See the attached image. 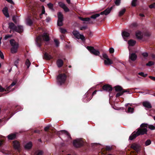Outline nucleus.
Instances as JSON below:
<instances>
[{"mask_svg":"<svg viewBox=\"0 0 155 155\" xmlns=\"http://www.w3.org/2000/svg\"><path fill=\"white\" fill-rule=\"evenodd\" d=\"M50 40L49 35L46 33H44L41 35H39L37 37L36 40V44L37 46L40 47L43 42V40L48 41Z\"/></svg>","mask_w":155,"mask_h":155,"instance_id":"obj_1","label":"nucleus"},{"mask_svg":"<svg viewBox=\"0 0 155 155\" xmlns=\"http://www.w3.org/2000/svg\"><path fill=\"white\" fill-rule=\"evenodd\" d=\"M10 43L12 47L11 49V52L12 54L16 53L18 51L19 48V45L18 43L16 42L14 39H11L10 41Z\"/></svg>","mask_w":155,"mask_h":155,"instance_id":"obj_2","label":"nucleus"},{"mask_svg":"<svg viewBox=\"0 0 155 155\" xmlns=\"http://www.w3.org/2000/svg\"><path fill=\"white\" fill-rule=\"evenodd\" d=\"M8 25L10 29L17 32L21 33L23 31V27L22 26L18 25L16 26L12 22L9 23Z\"/></svg>","mask_w":155,"mask_h":155,"instance_id":"obj_3","label":"nucleus"},{"mask_svg":"<svg viewBox=\"0 0 155 155\" xmlns=\"http://www.w3.org/2000/svg\"><path fill=\"white\" fill-rule=\"evenodd\" d=\"M66 78L67 75L65 74H59L57 78L58 84L60 85L64 84L65 82Z\"/></svg>","mask_w":155,"mask_h":155,"instance_id":"obj_4","label":"nucleus"},{"mask_svg":"<svg viewBox=\"0 0 155 155\" xmlns=\"http://www.w3.org/2000/svg\"><path fill=\"white\" fill-rule=\"evenodd\" d=\"M84 140L81 139H78L73 141V145L76 148H80L82 147L84 143Z\"/></svg>","mask_w":155,"mask_h":155,"instance_id":"obj_5","label":"nucleus"},{"mask_svg":"<svg viewBox=\"0 0 155 155\" xmlns=\"http://www.w3.org/2000/svg\"><path fill=\"white\" fill-rule=\"evenodd\" d=\"M136 132L137 136L140 135H143L144 134H147V130L146 128H138L136 130Z\"/></svg>","mask_w":155,"mask_h":155,"instance_id":"obj_6","label":"nucleus"},{"mask_svg":"<svg viewBox=\"0 0 155 155\" xmlns=\"http://www.w3.org/2000/svg\"><path fill=\"white\" fill-rule=\"evenodd\" d=\"M72 34L74 36L78 39H81L83 41H85L84 36L83 35L80 34L79 32L77 31H74Z\"/></svg>","mask_w":155,"mask_h":155,"instance_id":"obj_7","label":"nucleus"},{"mask_svg":"<svg viewBox=\"0 0 155 155\" xmlns=\"http://www.w3.org/2000/svg\"><path fill=\"white\" fill-rule=\"evenodd\" d=\"M58 20L57 25L58 26H61L63 25V16L61 12H58Z\"/></svg>","mask_w":155,"mask_h":155,"instance_id":"obj_8","label":"nucleus"},{"mask_svg":"<svg viewBox=\"0 0 155 155\" xmlns=\"http://www.w3.org/2000/svg\"><path fill=\"white\" fill-rule=\"evenodd\" d=\"M114 6V5L112 6L110 8H107L104 11L101 12L100 13H97V17H99L100 15H107L111 11Z\"/></svg>","mask_w":155,"mask_h":155,"instance_id":"obj_9","label":"nucleus"},{"mask_svg":"<svg viewBox=\"0 0 155 155\" xmlns=\"http://www.w3.org/2000/svg\"><path fill=\"white\" fill-rule=\"evenodd\" d=\"M50 125H48L45 127L44 128L45 131L47 132L49 136L51 137L53 135V133L55 132V129H51L50 128Z\"/></svg>","mask_w":155,"mask_h":155,"instance_id":"obj_10","label":"nucleus"},{"mask_svg":"<svg viewBox=\"0 0 155 155\" xmlns=\"http://www.w3.org/2000/svg\"><path fill=\"white\" fill-rule=\"evenodd\" d=\"M140 144L136 143H133L131 146V147L136 151L137 153L140 150Z\"/></svg>","mask_w":155,"mask_h":155,"instance_id":"obj_11","label":"nucleus"},{"mask_svg":"<svg viewBox=\"0 0 155 155\" xmlns=\"http://www.w3.org/2000/svg\"><path fill=\"white\" fill-rule=\"evenodd\" d=\"M102 88L104 91H108L109 93H111L113 89L112 86L109 84H105L104 85Z\"/></svg>","mask_w":155,"mask_h":155,"instance_id":"obj_12","label":"nucleus"},{"mask_svg":"<svg viewBox=\"0 0 155 155\" xmlns=\"http://www.w3.org/2000/svg\"><path fill=\"white\" fill-rule=\"evenodd\" d=\"M87 48L91 54L97 56V50L95 49L93 47L87 46Z\"/></svg>","mask_w":155,"mask_h":155,"instance_id":"obj_13","label":"nucleus"},{"mask_svg":"<svg viewBox=\"0 0 155 155\" xmlns=\"http://www.w3.org/2000/svg\"><path fill=\"white\" fill-rule=\"evenodd\" d=\"M35 21L34 18L29 17L26 19L27 24L29 26H31Z\"/></svg>","mask_w":155,"mask_h":155,"instance_id":"obj_14","label":"nucleus"},{"mask_svg":"<svg viewBox=\"0 0 155 155\" xmlns=\"http://www.w3.org/2000/svg\"><path fill=\"white\" fill-rule=\"evenodd\" d=\"M13 146L14 148L18 151L20 149V144L19 143L17 140L13 142Z\"/></svg>","mask_w":155,"mask_h":155,"instance_id":"obj_15","label":"nucleus"},{"mask_svg":"<svg viewBox=\"0 0 155 155\" xmlns=\"http://www.w3.org/2000/svg\"><path fill=\"white\" fill-rule=\"evenodd\" d=\"M136 36L138 39L140 40L143 38V34L141 31H137L136 32Z\"/></svg>","mask_w":155,"mask_h":155,"instance_id":"obj_16","label":"nucleus"},{"mask_svg":"<svg viewBox=\"0 0 155 155\" xmlns=\"http://www.w3.org/2000/svg\"><path fill=\"white\" fill-rule=\"evenodd\" d=\"M16 133H12L8 135L7 136V137L9 140H13L16 138Z\"/></svg>","mask_w":155,"mask_h":155,"instance_id":"obj_17","label":"nucleus"},{"mask_svg":"<svg viewBox=\"0 0 155 155\" xmlns=\"http://www.w3.org/2000/svg\"><path fill=\"white\" fill-rule=\"evenodd\" d=\"M137 55L134 53H132L129 56V59L132 61H135L137 58Z\"/></svg>","mask_w":155,"mask_h":155,"instance_id":"obj_18","label":"nucleus"},{"mask_svg":"<svg viewBox=\"0 0 155 155\" xmlns=\"http://www.w3.org/2000/svg\"><path fill=\"white\" fill-rule=\"evenodd\" d=\"M143 105L145 107L148 108H151L152 106L150 103L148 101H145L143 103Z\"/></svg>","mask_w":155,"mask_h":155,"instance_id":"obj_19","label":"nucleus"},{"mask_svg":"<svg viewBox=\"0 0 155 155\" xmlns=\"http://www.w3.org/2000/svg\"><path fill=\"white\" fill-rule=\"evenodd\" d=\"M32 146V144L31 142H29L27 143L24 146V148L26 150L31 149Z\"/></svg>","mask_w":155,"mask_h":155,"instance_id":"obj_20","label":"nucleus"},{"mask_svg":"<svg viewBox=\"0 0 155 155\" xmlns=\"http://www.w3.org/2000/svg\"><path fill=\"white\" fill-rule=\"evenodd\" d=\"M137 137V134L136 132V131H134L130 136L129 137V140H133Z\"/></svg>","mask_w":155,"mask_h":155,"instance_id":"obj_21","label":"nucleus"},{"mask_svg":"<svg viewBox=\"0 0 155 155\" xmlns=\"http://www.w3.org/2000/svg\"><path fill=\"white\" fill-rule=\"evenodd\" d=\"M79 18L81 21L87 22V23H91L92 22V21H91V19L90 18H83L81 17H79Z\"/></svg>","mask_w":155,"mask_h":155,"instance_id":"obj_22","label":"nucleus"},{"mask_svg":"<svg viewBox=\"0 0 155 155\" xmlns=\"http://www.w3.org/2000/svg\"><path fill=\"white\" fill-rule=\"evenodd\" d=\"M57 64L58 68L61 67L64 64L63 61L61 59H58L57 61Z\"/></svg>","mask_w":155,"mask_h":155,"instance_id":"obj_23","label":"nucleus"},{"mask_svg":"<svg viewBox=\"0 0 155 155\" xmlns=\"http://www.w3.org/2000/svg\"><path fill=\"white\" fill-rule=\"evenodd\" d=\"M111 147L109 146H106L105 148H102L101 149V151L103 152V153H106L107 151L110 150H111Z\"/></svg>","mask_w":155,"mask_h":155,"instance_id":"obj_24","label":"nucleus"},{"mask_svg":"<svg viewBox=\"0 0 155 155\" xmlns=\"http://www.w3.org/2000/svg\"><path fill=\"white\" fill-rule=\"evenodd\" d=\"M2 12L4 15L6 17H9L7 8L5 7L2 10Z\"/></svg>","mask_w":155,"mask_h":155,"instance_id":"obj_25","label":"nucleus"},{"mask_svg":"<svg viewBox=\"0 0 155 155\" xmlns=\"http://www.w3.org/2000/svg\"><path fill=\"white\" fill-rule=\"evenodd\" d=\"M104 64L106 65H109L113 64V62L108 58L104 60Z\"/></svg>","mask_w":155,"mask_h":155,"instance_id":"obj_26","label":"nucleus"},{"mask_svg":"<svg viewBox=\"0 0 155 155\" xmlns=\"http://www.w3.org/2000/svg\"><path fill=\"white\" fill-rule=\"evenodd\" d=\"M59 133H61V134H64L67 135L68 136V137L70 139H71V135L70 134L67 132V131L65 130H61L59 132H58Z\"/></svg>","mask_w":155,"mask_h":155,"instance_id":"obj_27","label":"nucleus"},{"mask_svg":"<svg viewBox=\"0 0 155 155\" xmlns=\"http://www.w3.org/2000/svg\"><path fill=\"white\" fill-rule=\"evenodd\" d=\"M137 89V88H132L130 89H126V90L123 89L122 92H123V94H124V93L125 92H128L129 94H130V93H132V92L131 91L130 92V90H131L132 89L135 90Z\"/></svg>","mask_w":155,"mask_h":155,"instance_id":"obj_28","label":"nucleus"},{"mask_svg":"<svg viewBox=\"0 0 155 155\" xmlns=\"http://www.w3.org/2000/svg\"><path fill=\"white\" fill-rule=\"evenodd\" d=\"M122 35L123 38L124 37L127 38L130 36V34L126 31H124L122 33Z\"/></svg>","mask_w":155,"mask_h":155,"instance_id":"obj_29","label":"nucleus"},{"mask_svg":"<svg viewBox=\"0 0 155 155\" xmlns=\"http://www.w3.org/2000/svg\"><path fill=\"white\" fill-rule=\"evenodd\" d=\"M44 57L47 60H50L52 58V57L50 55L47 53L45 54Z\"/></svg>","mask_w":155,"mask_h":155,"instance_id":"obj_30","label":"nucleus"},{"mask_svg":"<svg viewBox=\"0 0 155 155\" xmlns=\"http://www.w3.org/2000/svg\"><path fill=\"white\" fill-rule=\"evenodd\" d=\"M136 41L130 39L128 41V43L130 46H133L135 44Z\"/></svg>","mask_w":155,"mask_h":155,"instance_id":"obj_31","label":"nucleus"},{"mask_svg":"<svg viewBox=\"0 0 155 155\" xmlns=\"http://www.w3.org/2000/svg\"><path fill=\"white\" fill-rule=\"evenodd\" d=\"M115 90L116 91H122L123 89L122 87L120 86H117L115 87Z\"/></svg>","mask_w":155,"mask_h":155,"instance_id":"obj_32","label":"nucleus"},{"mask_svg":"<svg viewBox=\"0 0 155 155\" xmlns=\"http://www.w3.org/2000/svg\"><path fill=\"white\" fill-rule=\"evenodd\" d=\"M126 11V9L125 8L122 9L119 12V16L120 17H121L124 14Z\"/></svg>","mask_w":155,"mask_h":155,"instance_id":"obj_33","label":"nucleus"},{"mask_svg":"<svg viewBox=\"0 0 155 155\" xmlns=\"http://www.w3.org/2000/svg\"><path fill=\"white\" fill-rule=\"evenodd\" d=\"M45 12V9L44 6H43L42 7V12L41 14L39 15V17L40 18H41L42 17V15L43 14H44Z\"/></svg>","mask_w":155,"mask_h":155,"instance_id":"obj_34","label":"nucleus"},{"mask_svg":"<svg viewBox=\"0 0 155 155\" xmlns=\"http://www.w3.org/2000/svg\"><path fill=\"white\" fill-rule=\"evenodd\" d=\"M31 64V63L29 60L28 59H26L25 61V64L26 65L27 68H29Z\"/></svg>","mask_w":155,"mask_h":155,"instance_id":"obj_35","label":"nucleus"},{"mask_svg":"<svg viewBox=\"0 0 155 155\" xmlns=\"http://www.w3.org/2000/svg\"><path fill=\"white\" fill-rule=\"evenodd\" d=\"M16 84V82H13L7 88V91L9 90L13 86L15 85Z\"/></svg>","mask_w":155,"mask_h":155,"instance_id":"obj_36","label":"nucleus"},{"mask_svg":"<svg viewBox=\"0 0 155 155\" xmlns=\"http://www.w3.org/2000/svg\"><path fill=\"white\" fill-rule=\"evenodd\" d=\"M35 155H42L43 154V152L41 150H38L35 153Z\"/></svg>","mask_w":155,"mask_h":155,"instance_id":"obj_37","label":"nucleus"},{"mask_svg":"<svg viewBox=\"0 0 155 155\" xmlns=\"http://www.w3.org/2000/svg\"><path fill=\"white\" fill-rule=\"evenodd\" d=\"M47 5L48 7L51 10L53 11L54 10V8H53V5L50 3L47 4Z\"/></svg>","mask_w":155,"mask_h":155,"instance_id":"obj_38","label":"nucleus"},{"mask_svg":"<svg viewBox=\"0 0 155 155\" xmlns=\"http://www.w3.org/2000/svg\"><path fill=\"white\" fill-rule=\"evenodd\" d=\"M148 124H147L145 123H142L140 125V127L141 128H144L145 127H147L148 126Z\"/></svg>","mask_w":155,"mask_h":155,"instance_id":"obj_39","label":"nucleus"},{"mask_svg":"<svg viewBox=\"0 0 155 155\" xmlns=\"http://www.w3.org/2000/svg\"><path fill=\"white\" fill-rule=\"evenodd\" d=\"M134 108H132L130 107H129L128 108V110H127V112L128 113H133L134 112Z\"/></svg>","mask_w":155,"mask_h":155,"instance_id":"obj_40","label":"nucleus"},{"mask_svg":"<svg viewBox=\"0 0 155 155\" xmlns=\"http://www.w3.org/2000/svg\"><path fill=\"white\" fill-rule=\"evenodd\" d=\"M138 75H139L143 77H144V78L146 77L147 75V74H145L143 72H139L138 73Z\"/></svg>","mask_w":155,"mask_h":155,"instance_id":"obj_41","label":"nucleus"},{"mask_svg":"<svg viewBox=\"0 0 155 155\" xmlns=\"http://www.w3.org/2000/svg\"><path fill=\"white\" fill-rule=\"evenodd\" d=\"M154 62L152 61H149L148 63L146 64V65L147 66H151L154 65Z\"/></svg>","mask_w":155,"mask_h":155,"instance_id":"obj_42","label":"nucleus"},{"mask_svg":"<svg viewBox=\"0 0 155 155\" xmlns=\"http://www.w3.org/2000/svg\"><path fill=\"white\" fill-rule=\"evenodd\" d=\"M54 41L55 43V44L56 45V47H58L59 46V42L58 40L56 39H54Z\"/></svg>","mask_w":155,"mask_h":155,"instance_id":"obj_43","label":"nucleus"},{"mask_svg":"<svg viewBox=\"0 0 155 155\" xmlns=\"http://www.w3.org/2000/svg\"><path fill=\"white\" fill-rule=\"evenodd\" d=\"M137 0H133L131 2V5L133 7H135L137 5Z\"/></svg>","mask_w":155,"mask_h":155,"instance_id":"obj_44","label":"nucleus"},{"mask_svg":"<svg viewBox=\"0 0 155 155\" xmlns=\"http://www.w3.org/2000/svg\"><path fill=\"white\" fill-rule=\"evenodd\" d=\"M151 143V141L150 139L147 140L145 142V145L146 146H147L150 145Z\"/></svg>","mask_w":155,"mask_h":155,"instance_id":"obj_45","label":"nucleus"},{"mask_svg":"<svg viewBox=\"0 0 155 155\" xmlns=\"http://www.w3.org/2000/svg\"><path fill=\"white\" fill-rule=\"evenodd\" d=\"M137 26V24L136 22H134L132 23L130 26L131 28L136 27Z\"/></svg>","mask_w":155,"mask_h":155,"instance_id":"obj_46","label":"nucleus"},{"mask_svg":"<svg viewBox=\"0 0 155 155\" xmlns=\"http://www.w3.org/2000/svg\"><path fill=\"white\" fill-rule=\"evenodd\" d=\"M92 91L93 90L92 89H90L89 91H88L86 94V96L87 97H88L89 95H91Z\"/></svg>","mask_w":155,"mask_h":155,"instance_id":"obj_47","label":"nucleus"},{"mask_svg":"<svg viewBox=\"0 0 155 155\" xmlns=\"http://www.w3.org/2000/svg\"><path fill=\"white\" fill-rule=\"evenodd\" d=\"M121 0H116L115 2V4L117 6H119L121 3Z\"/></svg>","mask_w":155,"mask_h":155,"instance_id":"obj_48","label":"nucleus"},{"mask_svg":"<svg viewBox=\"0 0 155 155\" xmlns=\"http://www.w3.org/2000/svg\"><path fill=\"white\" fill-rule=\"evenodd\" d=\"M123 94L122 91H120L116 94V97H118L122 95Z\"/></svg>","mask_w":155,"mask_h":155,"instance_id":"obj_49","label":"nucleus"},{"mask_svg":"<svg viewBox=\"0 0 155 155\" xmlns=\"http://www.w3.org/2000/svg\"><path fill=\"white\" fill-rule=\"evenodd\" d=\"M32 14L33 15V18H35L36 19H37V12L35 11H33L32 12Z\"/></svg>","mask_w":155,"mask_h":155,"instance_id":"obj_50","label":"nucleus"},{"mask_svg":"<svg viewBox=\"0 0 155 155\" xmlns=\"http://www.w3.org/2000/svg\"><path fill=\"white\" fill-rule=\"evenodd\" d=\"M149 7L150 8H155V2H154L149 6Z\"/></svg>","mask_w":155,"mask_h":155,"instance_id":"obj_51","label":"nucleus"},{"mask_svg":"<svg viewBox=\"0 0 155 155\" xmlns=\"http://www.w3.org/2000/svg\"><path fill=\"white\" fill-rule=\"evenodd\" d=\"M148 127L150 129L152 130L155 129V127L152 125H148Z\"/></svg>","mask_w":155,"mask_h":155,"instance_id":"obj_52","label":"nucleus"},{"mask_svg":"<svg viewBox=\"0 0 155 155\" xmlns=\"http://www.w3.org/2000/svg\"><path fill=\"white\" fill-rule=\"evenodd\" d=\"M97 90H95L91 96L89 98V100H91L93 97V96L95 94H96Z\"/></svg>","mask_w":155,"mask_h":155,"instance_id":"obj_53","label":"nucleus"},{"mask_svg":"<svg viewBox=\"0 0 155 155\" xmlns=\"http://www.w3.org/2000/svg\"><path fill=\"white\" fill-rule=\"evenodd\" d=\"M19 61V58H18L17 60H15L14 62V65L15 66L17 67Z\"/></svg>","mask_w":155,"mask_h":155,"instance_id":"obj_54","label":"nucleus"},{"mask_svg":"<svg viewBox=\"0 0 155 155\" xmlns=\"http://www.w3.org/2000/svg\"><path fill=\"white\" fill-rule=\"evenodd\" d=\"M59 4L60 6L63 9L66 6L64 3L61 2Z\"/></svg>","mask_w":155,"mask_h":155,"instance_id":"obj_55","label":"nucleus"},{"mask_svg":"<svg viewBox=\"0 0 155 155\" xmlns=\"http://www.w3.org/2000/svg\"><path fill=\"white\" fill-rule=\"evenodd\" d=\"M60 31L62 33L65 34L66 32V30L64 29L63 28H61L60 29Z\"/></svg>","mask_w":155,"mask_h":155,"instance_id":"obj_56","label":"nucleus"},{"mask_svg":"<svg viewBox=\"0 0 155 155\" xmlns=\"http://www.w3.org/2000/svg\"><path fill=\"white\" fill-rule=\"evenodd\" d=\"M103 57L105 59V60L109 58L108 56L106 54H103Z\"/></svg>","mask_w":155,"mask_h":155,"instance_id":"obj_57","label":"nucleus"},{"mask_svg":"<svg viewBox=\"0 0 155 155\" xmlns=\"http://www.w3.org/2000/svg\"><path fill=\"white\" fill-rule=\"evenodd\" d=\"M97 17V14H95L94 15H92L91 17L90 18H91L94 19H95Z\"/></svg>","mask_w":155,"mask_h":155,"instance_id":"obj_58","label":"nucleus"},{"mask_svg":"<svg viewBox=\"0 0 155 155\" xmlns=\"http://www.w3.org/2000/svg\"><path fill=\"white\" fill-rule=\"evenodd\" d=\"M142 55L143 57H148V54L147 52L143 53H142Z\"/></svg>","mask_w":155,"mask_h":155,"instance_id":"obj_59","label":"nucleus"},{"mask_svg":"<svg viewBox=\"0 0 155 155\" xmlns=\"http://www.w3.org/2000/svg\"><path fill=\"white\" fill-rule=\"evenodd\" d=\"M151 33L147 31L145 33V35L146 36L149 37Z\"/></svg>","mask_w":155,"mask_h":155,"instance_id":"obj_60","label":"nucleus"},{"mask_svg":"<svg viewBox=\"0 0 155 155\" xmlns=\"http://www.w3.org/2000/svg\"><path fill=\"white\" fill-rule=\"evenodd\" d=\"M64 11L66 12H68L69 11V9L66 6L64 8H63Z\"/></svg>","mask_w":155,"mask_h":155,"instance_id":"obj_61","label":"nucleus"},{"mask_svg":"<svg viewBox=\"0 0 155 155\" xmlns=\"http://www.w3.org/2000/svg\"><path fill=\"white\" fill-rule=\"evenodd\" d=\"M114 52V49L113 48H111L109 49V52L110 53H113Z\"/></svg>","mask_w":155,"mask_h":155,"instance_id":"obj_62","label":"nucleus"},{"mask_svg":"<svg viewBox=\"0 0 155 155\" xmlns=\"http://www.w3.org/2000/svg\"><path fill=\"white\" fill-rule=\"evenodd\" d=\"M87 28L86 26H82L80 27V29L81 30H85Z\"/></svg>","mask_w":155,"mask_h":155,"instance_id":"obj_63","label":"nucleus"},{"mask_svg":"<svg viewBox=\"0 0 155 155\" xmlns=\"http://www.w3.org/2000/svg\"><path fill=\"white\" fill-rule=\"evenodd\" d=\"M11 37H12L11 35H5V37L4 38L5 40H6L9 38H11Z\"/></svg>","mask_w":155,"mask_h":155,"instance_id":"obj_64","label":"nucleus"}]
</instances>
